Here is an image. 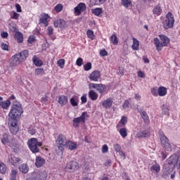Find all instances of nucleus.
Masks as SVG:
<instances>
[{"label":"nucleus","instance_id":"obj_15","mask_svg":"<svg viewBox=\"0 0 180 180\" xmlns=\"http://www.w3.org/2000/svg\"><path fill=\"white\" fill-rule=\"evenodd\" d=\"M47 19H49V14H41V18H39V25L41 26L42 25L44 27H47V26H49V21H47Z\"/></svg>","mask_w":180,"mask_h":180},{"label":"nucleus","instance_id":"obj_39","mask_svg":"<svg viewBox=\"0 0 180 180\" xmlns=\"http://www.w3.org/2000/svg\"><path fill=\"white\" fill-rule=\"evenodd\" d=\"M68 25H67V22L63 19H60L59 20V27L60 29H64L65 27H67Z\"/></svg>","mask_w":180,"mask_h":180},{"label":"nucleus","instance_id":"obj_10","mask_svg":"<svg viewBox=\"0 0 180 180\" xmlns=\"http://www.w3.org/2000/svg\"><path fill=\"white\" fill-rule=\"evenodd\" d=\"M86 116H88V114L86 113V112H84L82 113V115L80 117L74 118L72 120L73 127H78V126H79V123H84Z\"/></svg>","mask_w":180,"mask_h":180},{"label":"nucleus","instance_id":"obj_57","mask_svg":"<svg viewBox=\"0 0 180 180\" xmlns=\"http://www.w3.org/2000/svg\"><path fill=\"white\" fill-rule=\"evenodd\" d=\"M47 31H48V36H51V34H53L54 32V30L53 29V27H48Z\"/></svg>","mask_w":180,"mask_h":180},{"label":"nucleus","instance_id":"obj_26","mask_svg":"<svg viewBox=\"0 0 180 180\" xmlns=\"http://www.w3.org/2000/svg\"><path fill=\"white\" fill-rule=\"evenodd\" d=\"M14 37L17 40L18 43H23V34L18 31L15 32Z\"/></svg>","mask_w":180,"mask_h":180},{"label":"nucleus","instance_id":"obj_14","mask_svg":"<svg viewBox=\"0 0 180 180\" xmlns=\"http://www.w3.org/2000/svg\"><path fill=\"white\" fill-rule=\"evenodd\" d=\"M21 63H23V60L20 58V56L16 53L15 56L12 57V61L11 63V67H16V65H19Z\"/></svg>","mask_w":180,"mask_h":180},{"label":"nucleus","instance_id":"obj_43","mask_svg":"<svg viewBox=\"0 0 180 180\" xmlns=\"http://www.w3.org/2000/svg\"><path fill=\"white\" fill-rule=\"evenodd\" d=\"M162 110L163 115H169V110L168 109V107L166 105H162Z\"/></svg>","mask_w":180,"mask_h":180},{"label":"nucleus","instance_id":"obj_8","mask_svg":"<svg viewBox=\"0 0 180 180\" xmlns=\"http://www.w3.org/2000/svg\"><path fill=\"white\" fill-rule=\"evenodd\" d=\"M68 142V141H67V137L64 134H60L58 136L56 143L58 146V148H60L61 151L64 150V147H65Z\"/></svg>","mask_w":180,"mask_h":180},{"label":"nucleus","instance_id":"obj_2","mask_svg":"<svg viewBox=\"0 0 180 180\" xmlns=\"http://www.w3.org/2000/svg\"><path fill=\"white\" fill-rule=\"evenodd\" d=\"M159 37L161 40L160 41V39H158V38H155L153 41H154V44L156 46V50L158 51H161L162 50L161 47H167V46L169 44V38H168V37L164 34H160Z\"/></svg>","mask_w":180,"mask_h":180},{"label":"nucleus","instance_id":"obj_16","mask_svg":"<svg viewBox=\"0 0 180 180\" xmlns=\"http://www.w3.org/2000/svg\"><path fill=\"white\" fill-rule=\"evenodd\" d=\"M86 9V5L84 3H79L75 8V13L77 15H81V12H84Z\"/></svg>","mask_w":180,"mask_h":180},{"label":"nucleus","instance_id":"obj_62","mask_svg":"<svg viewBox=\"0 0 180 180\" xmlns=\"http://www.w3.org/2000/svg\"><path fill=\"white\" fill-rule=\"evenodd\" d=\"M86 101H87L86 94H84V95L81 97L82 103H86Z\"/></svg>","mask_w":180,"mask_h":180},{"label":"nucleus","instance_id":"obj_24","mask_svg":"<svg viewBox=\"0 0 180 180\" xmlns=\"http://www.w3.org/2000/svg\"><path fill=\"white\" fill-rule=\"evenodd\" d=\"M19 171L22 172V174H27L29 172V166L26 163L21 164L19 166Z\"/></svg>","mask_w":180,"mask_h":180},{"label":"nucleus","instance_id":"obj_29","mask_svg":"<svg viewBox=\"0 0 180 180\" xmlns=\"http://www.w3.org/2000/svg\"><path fill=\"white\" fill-rule=\"evenodd\" d=\"M98 95L95 92V91L90 90L89 91V98H90L91 101H96L98 99Z\"/></svg>","mask_w":180,"mask_h":180},{"label":"nucleus","instance_id":"obj_18","mask_svg":"<svg viewBox=\"0 0 180 180\" xmlns=\"http://www.w3.org/2000/svg\"><path fill=\"white\" fill-rule=\"evenodd\" d=\"M46 164V160L40 156H37L35 159V165L37 168H40Z\"/></svg>","mask_w":180,"mask_h":180},{"label":"nucleus","instance_id":"obj_46","mask_svg":"<svg viewBox=\"0 0 180 180\" xmlns=\"http://www.w3.org/2000/svg\"><path fill=\"white\" fill-rule=\"evenodd\" d=\"M87 36L89 39H91V40H94L95 39V35H94V31L89 30L87 31Z\"/></svg>","mask_w":180,"mask_h":180},{"label":"nucleus","instance_id":"obj_56","mask_svg":"<svg viewBox=\"0 0 180 180\" xmlns=\"http://www.w3.org/2000/svg\"><path fill=\"white\" fill-rule=\"evenodd\" d=\"M97 85H98V84L89 83V89H96V86Z\"/></svg>","mask_w":180,"mask_h":180},{"label":"nucleus","instance_id":"obj_13","mask_svg":"<svg viewBox=\"0 0 180 180\" xmlns=\"http://www.w3.org/2000/svg\"><path fill=\"white\" fill-rule=\"evenodd\" d=\"M90 81H94V82H97L99 81L101 78V72L99 70H94L93 71L89 76Z\"/></svg>","mask_w":180,"mask_h":180},{"label":"nucleus","instance_id":"obj_58","mask_svg":"<svg viewBox=\"0 0 180 180\" xmlns=\"http://www.w3.org/2000/svg\"><path fill=\"white\" fill-rule=\"evenodd\" d=\"M138 77H139V78H146V74H144V72L139 70L138 72Z\"/></svg>","mask_w":180,"mask_h":180},{"label":"nucleus","instance_id":"obj_35","mask_svg":"<svg viewBox=\"0 0 180 180\" xmlns=\"http://www.w3.org/2000/svg\"><path fill=\"white\" fill-rule=\"evenodd\" d=\"M121 137L123 139L127 137V129L126 128H121L120 130H118Z\"/></svg>","mask_w":180,"mask_h":180},{"label":"nucleus","instance_id":"obj_51","mask_svg":"<svg viewBox=\"0 0 180 180\" xmlns=\"http://www.w3.org/2000/svg\"><path fill=\"white\" fill-rule=\"evenodd\" d=\"M120 123L122 124V126H126V124L127 123V117L123 116L120 120Z\"/></svg>","mask_w":180,"mask_h":180},{"label":"nucleus","instance_id":"obj_6","mask_svg":"<svg viewBox=\"0 0 180 180\" xmlns=\"http://www.w3.org/2000/svg\"><path fill=\"white\" fill-rule=\"evenodd\" d=\"M160 139L165 151L171 153V151H172V146H171V143H169V140L168 139V138H167V136H165L164 134H160Z\"/></svg>","mask_w":180,"mask_h":180},{"label":"nucleus","instance_id":"obj_4","mask_svg":"<svg viewBox=\"0 0 180 180\" xmlns=\"http://www.w3.org/2000/svg\"><path fill=\"white\" fill-rule=\"evenodd\" d=\"M165 18L166 19L162 21V27L166 30H168V29H172V27H174V23H175L174 15H172V13L169 12L166 15Z\"/></svg>","mask_w":180,"mask_h":180},{"label":"nucleus","instance_id":"obj_38","mask_svg":"<svg viewBox=\"0 0 180 180\" xmlns=\"http://www.w3.org/2000/svg\"><path fill=\"white\" fill-rule=\"evenodd\" d=\"M10 180H16V176L18 175V170L12 169L11 173Z\"/></svg>","mask_w":180,"mask_h":180},{"label":"nucleus","instance_id":"obj_3","mask_svg":"<svg viewBox=\"0 0 180 180\" xmlns=\"http://www.w3.org/2000/svg\"><path fill=\"white\" fill-rule=\"evenodd\" d=\"M27 146L32 153V154H37V153H40V148L43 144L41 142H39L37 139L32 138L27 141Z\"/></svg>","mask_w":180,"mask_h":180},{"label":"nucleus","instance_id":"obj_17","mask_svg":"<svg viewBox=\"0 0 180 180\" xmlns=\"http://www.w3.org/2000/svg\"><path fill=\"white\" fill-rule=\"evenodd\" d=\"M151 133L150 132V129H145L143 131H139L136 134L138 139H146L147 137H150Z\"/></svg>","mask_w":180,"mask_h":180},{"label":"nucleus","instance_id":"obj_36","mask_svg":"<svg viewBox=\"0 0 180 180\" xmlns=\"http://www.w3.org/2000/svg\"><path fill=\"white\" fill-rule=\"evenodd\" d=\"M78 101V98H77L76 96L72 97L70 100V105H72V106H78V102L77 101Z\"/></svg>","mask_w":180,"mask_h":180},{"label":"nucleus","instance_id":"obj_9","mask_svg":"<svg viewBox=\"0 0 180 180\" xmlns=\"http://www.w3.org/2000/svg\"><path fill=\"white\" fill-rule=\"evenodd\" d=\"M8 127L11 134H18V132L19 131L18 121L8 120Z\"/></svg>","mask_w":180,"mask_h":180},{"label":"nucleus","instance_id":"obj_32","mask_svg":"<svg viewBox=\"0 0 180 180\" xmlns=\"http://www.w3.org/2000/svg\"><path fill=\"white\" fill-rule=\"evenodd\" d=\"M32 61H33L34 65H36V67H41V65H43V61H41V60L37 58V57H36V56H33Z\"/></svg>","mask_w":180,"mask_h":180},{"label":"nucleus","instance_id":"obj_55","mask_svg":"<svg viewBox=\"0 0 180 180\" xmlns=\"http://www.w3.org/2000/svg\"><path fill=\"white\" fill-rule=\"evenodd\" d=\"M129 105H130V102L129 101V100H125L122 104L123 109H127Z\"/></svg>","mask_w":180,"mask_h":180},{"label":"nucleus","instance_id":"obj_48","mask_svg":"<svg viewBox=\"0 0 180 180\" xmlns=\"http://www.w3.org/2000/svg\"><path fill=\"white\" fill-rule=\"evenodd\" d=\"M64 65H65V60L60 59L58 61V66H59L60 68H64Z\"/></svg>","mask_w":180,"mask_h":180},{"label":"nucleus","instance_id":"obj_34","mask_svg":"<svg viewBox=\"0 0 180 180\" xmlns=\"http://www.w3.org/2000/svg\"><path fill=\"white\" fill-rule=\"evenodd\" d=\"M121 4L122 5V6L127 8L129 6H131V4H132L131 0H122Z\"/></svg>","mask_w":180,"mask_h":180},{"label":"nucleus","instance_id":"obj_23","mask_svg":"<svg viewBox=\"0 0 180 180\" xmlns=\"http://www.w3.org/2000/svg\"><path fill=\"white\" fill-rule=\"evenodd\" d=\"M65 147L69 150H77L78 148V145L71 141H68Z\"/></svg>","mask_w":180,"mask_h":180},{"label":"nucleus","instance_id":"obj_11","mask_svg":"<svg viewBox=\"0 0 180 180\" xmlns=\"http://www.w3.org/2000/svg\"><path fill=\"white\" fill-rule=\"evenodd\" d=\"M78 168H79V164L77 161L72 160L68 162L66 165V169H69L70 172H75Z\"/></svg>","mask_w":180,"mask_h":180},{"label":"nucleus","instance_id":"obj_49","mask_svg":"<svg viewBox=\"0 0 180 180\" xmlns=\"http://www.w3.org/2000/svg\"><path fill=\"white\" fill-rule=\"evenodd\" d=\"M151 169L155 171V172H158L161 169V168L160 167V165L155 164L152 166Z\"/></svg>","mask_w":180,"mask_h":180},{"label":"nucleus","instance_id":"obj_59","mask_svg":"<svg viewBox=\"0 0 180 180\" xmlns=\"http://www.w3.org/2000/svg\"><path fill=\"white\" fill-rule=\"evenodd\" d=\"M1 49H2V50H5V51H8V50H9V46H8V44H6L2 43Z\"/></svg>","mask_w":180,"mask_h":180},{"label":"nucleus","instance_id":"obj_54","mask_svg":"<svg viewBox=\"0 0 180 180\" xmlns=\"http://www.w3.org/2000/svg\"><path fill=\"white\" fill-rule=\"evenodd\" d=\"M83 61L84 60L82 58H78L76 60V65L81 67V65H82Z\"/></svg>","mask_w":180,"mask_h":180},{"label":"nucleus","instance_id":"obj_22","mask_svg":"<svg viewBox=\"0 0 180 180\" xmlns=\"http://www.w3.org/2000/svg\"><path fill=\"white\" fill-rule=\"evenodd\" d=\"M47 176L44 173H38L35 177H31L27 180H46Z\"/></svg>","mask_w":180,"mask_h":180},{"label":"nucleus","instance_id":"obj_31","mask_svg":"<svg viewBox=\"0 0 180 180\" xmlns=\"http://www.w3.org/2000/svg\"><path fill=\"white\" fill-rule=\"evenodd\" d=\"M11 106V101L6 100L2 102H0V107L2 109H8Z\"/></svg>","mask_w":180,"mask_h":180},{"label":"nucleus","instance_id":"obj_28","mask_svg":"<svg viewBox=\"0 0 180 180\" xmlns=\"http://www.w3.org/2000/svg\"><path fill=\"white\" fill-rule=\"evenodd\" d=\"M105 89L106 86L105 84H97V86H96V91H97V92H99V94H103Z\"/></svg>","mask_w":180,"mask_h":180},{"label":"nucleus","instance_id":"obj_64","mask_svg":"<svg viewBox=\"0 0 180 180\" xmlns=\"http://www.w3.org/2000/svg\"><path fill=\"white\" fill-rule=\"evenodd\" d=\"M109 148H108V145H103L102 148V153H108Z\"/></svg>","mask_w":180,"mask_h":180},{"label":"nucleus","instance_id":"obj_60","mask_svg":"<svg viewBox=\"0 0 180 180\" xmlns=\"http://www.w3.org/2000/svg\"><path fill=\"white\" fill-rule=\"evenodd\" d=\"M100 56L101 57H105L106 56H108V51H106V50L103 49L100 51Z\"/></svg>","mask_w":180,"mask_h":180},{"label":"nucleus","instance_id":"obj_41","mask_svg":"<svg viewBox=\"0 0 180 180\" xmlns=\"http://www.w3.org/2000/svg\"><path fill=\"white\" fill-rule=\"evenodd\" d=\"M139 40L134 39L133 44H132V49L133 50H139Z\"/></svg>","mask_w":180,"mask_h":180},{"label":"nucleus","instance_id":"obj_53","mask_svg":"<svg viewBox=\"0 0 180 180\" xmlns=\"http://www.w3.org/2000/svg\"><path fill=\"white\" fill-rule=\"evenodd\" d=\"M35 39H36V37H34V36L31 35L29 37V38L27 39V42L30 43V44H32L33 43H34Z\"/></svg>","mask_w":180,"mask_h":180},{"label":"nucleus","instance_id":"obj_30","mask_svg":"<svg viewBox=\"0 0 180 180\" xmlns=\"http://www.w3.org/2000/svg\"><path fill=\"white\" fill-rule=\"evenodd\" d=\"M159 96H165L167 95V88L165 86H160L158 89Z\"/></svg>","mask_w":180,"mask_h":180},{"label":"nucleus","instance_id":"obj_5","mask_svg":"<svg viewBox=\"0 0 180 180\" xmlns=\"http://www.w3.org/2000/svg\"><path fill=\"white\" fill-rule=\"evenodd\" d=\"M1 141L2 144L4 146L8 144L9 147L11 148H15L17 147L18 143H16V141L13 138H9V136L7 135V134L4 133L2 134V136L1 138Z\"/></svg>","mask_w":180,"mask_h":180},{"label":"nucleus","instance_id":"obj_12","mask_svg":"<svg viewBox=\"0 0 180 180\" xmlns=\"http://www.w3.org/2000/svg\"><path fill=\"white\" fill-rule=\"evenodd\" d=\"M8 162L11 165H13V167H17L18 164L22 162V159H20V158L15 157L13 155H10L8 156Z\"/></svg>","mask_w":180,"mask_h":180},{"label":"nucleus","instance_id":"obj_63","mask_svg":"<svg viewBox=\"0 0 180 180\" xmlns=\"http://www.w3.org/2000/svg\"><path fill=\"white\" fill-rule=\"evenodd\" d=\"M11 19H15V20H18V19H19V14L16 12H14L13 15L11 16Z\"/></svg>","mask_w":180,"mask_h":180},{"label":"nucleus","instance_id":"obj_27","mask_svg":"<svg viewBox=\"0 0 180 180\" xmlns=\"http://www.w3.org/2000/svg\"><path fill=\"white\" fill-rule=\"evenodd\" d=\"M153 15H156L157 16H160L162 13V9H161V6L156 5L153 7Z\"/></svg>","mask_w":180,"mask_h":180},{"label":"nucleus","instance_id":"obj_20","mask_svg":"<svg viewBox=\"0 0 180 180\" xmlns=\"http://www.w3.org/2000/svg\"><path fill=\"white\" fill-rule=\"evenodd\" d=\"M58 102L60 103V106H65L68 103V97L62 95L58 97Z\"/></svg>","mask_w":180,"mask_h":180},{"label":"nucleus","instance_id":"obj_44","mask_svg":"<svg viewBox=\"0 0 180 180\" xmlns=\"http://www.w3.org/2000/svg\"><path fill=\"white\" fill-rule=\"evenodd\" d=\"M44 74V69L37 68L35 70V75H43Z\"/></svg>","mask_w":180,"mask_h":180},{"label":"nucleus","instance_id":"obj_33","mask_svg":"<svg viewBox=\"0 0 180 180\" xmlns=\"http://www.w3.org/2000/svg\"><path fill=\"white\" fill-rule=\"evenodd\" d=\"M110 41L114 46H117L119 41H117V37L115 34H112L110 37Z\"/></svg>","mask_w":180,"mask_h":180},{"label":"nucleus","instance_id":"obj_47","mask_svg":"<svg viewBox=\"0 0 180 180\" xmlns=\"http://www.w3.org/2000/svg\"><path fill=\"white\" fill-rule=\"evenodd\" d=\"M63 4H57L55 6L54 9H55L56 12L59 13V12H61V11H63Z\"/></svg>","mask_w":180,"mask_h":180},{"label":"nucleus","instance_id":"obj_21","mask_svg":"<svg viewBox=\"0 0 180 180\" xmlns=\"http://www.w3.org/2000/svg\"><path fill=\"white\" fill-rule=\"evenodd\" d=\"M18 55L20 56V58H21V61H22V63H25L27 57H29V51L23 50L20 53H18Z\"/></svg>","mask_w":180,"mask_h":180},{"label":"nucleus","instance_id":"obj_40","mask_svg":"<svg viewBox=\"0 0 180 180\" xmlns=\"http://www.w3.org/2000/svg\"><path fill=\"white\" fill-rule=\"evenodd\" d=\"M102 12H103V11H102V8H94L92 11L94 15H95L96 16H99L101 15V13H102Z\"/></svg>","mask_w":180,"mask_h":180},{"label":"nucleus","instance_id":"obj_42","mask_svg":"<svg viewBox=\"0 0 180 180\" xmlns=\"http://www.w3.org/2000/svg\"><path fill=\"white\" fill-rule=\"evenodd\" d=\"M8 28L13 33H16V32H18V28H16V25L15 24H10Z\"/></svg>","mask_w":180,"mask_h":180},{"label":"nucleus","instance_id":"obj_37","mask_svg":"<svg viewBox=\"0 0 180 180\" xmlns=\"http://www.w3.org/2000/svg\"><path fill=\"white\" fill-rule=\"evenodd\" d=\"M6 165L4 162H0V174H6Z\"/></svg>","mask_w":180,"mask_h":180},{"label":"nucleus","instance_id":"obj_7","mask_svg":"<svg viewBox=\"0 0 180 180\" xmlns=\"http://www.w3.org/2000/svg\"><path fill=\"white\" fill-rule=\"evenodd\" d=\"M169 165H173L177 169H180V155L179 156L172 155L167 159Z\"/></svg>","mask_w":180,"mask_h":180},{"label":"nucleus","instance_id":"obj_52","mask_svg":"<svg viewBox=\"0 0 180 180\" xmlns=\"http://www.w3.org/2000/svg\"><path fill=\"white\" fill-rule=\"evenodd\" d=\"M113 148H114L115 151H116L117 153L120 151V150H122V147L118 143L113 145Z\"/></svg>","mask_w":180,"mask_h":180},{"label":"nucleus","instance_id":"obj_61","mask_svg":"<svg viewBox=\"0 0 180 180\" xmlns=\"http://www.w3.org/2000/svg\"><path fill=\"white\" fill-rule=\"evenodd\" d=\"M107 0H95V5H102V4H105Z\"/></svg>","mask_w":180,"mask_h":180},{"label":"nucleus","instance_id":"obj_45","mask_svg":"<svg viewBox=\"0 0 180 180\" xmlns=\"http://www.w3.org/2000/svg\"><path fill=\"white\" fill-rule=\"evenodd\" d=\"M84 71H89V70L92 69V63L91 62L87 63L84 65Z\"/></svg>","mask_w":180,"mask_h":180},{"label":"nucleus","instance_id":"obj_25","mask_svg":"<svg viewBox=\"0 0 180 180\" xmlns=\"http://www.w3.org/2000/svg\"><path fill=\"white\" fill-rule=\"evenodd\" d=\"M139 113L142 117V119L143 120V122L145 123H148L150 122V119H149V117H148V115L147 114V112L143 110H141L139 111Z\"/></svg>","mask_w":180,"mask_h":180},{"label":"nucleus","instance_id":"obj_19","mask_svg":"<svg viewBox=\"0 0 180 180\" xmlns=\"http://www.w3.org/2000/svg\"><path fill=\"white\" fill-rule=\"evenodd\" d=\"M112 105H113V100L111 98L105 100L102 103V106L105 109H110V108H112Z\"/></svg>","mask_w":180,"mask_h":180},{"label":"nucleus","instance_id":"obj_1","mask_svg":"<svg viewBox=\"0 0 180 180\" xmlns=\"http://www.w3.org/2000/svg\"><path fill=\"white\" fill-rule=\"evenodd\" d=\"M23 113V108L22 105L19 102H14L13 105L11 108L8 113V120L18 121L20 116H22Z\"/></svg>","mask_w":180,"mask_h":180},{"label":"nucleus","instance_id":"obj_50","mask_svg":"<svg viewBox=\"0 0 180 180\" xmlns=\"http://www.w3.org/2000/svg\"><path fill=\"white\" fill-rule=\"evenodd\" d=\"M151 94L153 96H158V88L154 87L151 89Z\"/></svg>","mask_w":180,"mask_h":180}]
</instances>
